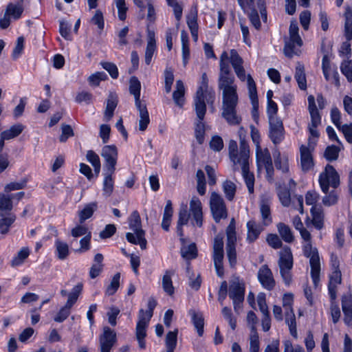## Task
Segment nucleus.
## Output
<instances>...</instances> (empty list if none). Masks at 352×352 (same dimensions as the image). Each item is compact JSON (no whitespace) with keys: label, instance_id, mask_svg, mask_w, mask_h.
Instances as JSON below:
<instances>
[{"label":"nucleus","instance_id":"51","mask_svg":"<svg viewBox=\"0 0 352 352\" xmlns=\"http://www.w3.org/2000/svg\"><path fill=\"white\" fill-rule=\"evenodd\" d=\"M277 195L281 204L284 207H289L292 204L290 191L285 187H279Z\"/></svg>","mask_w":352,"mask_h":352},{"label":"nucleus","instance_id":"28","mask_svg":"<svg viewBox=\"0 0 352 352\" xmlns=\"http://www.w3.org/2000/svg\"><path fill=\"white\" fill-rule=\"evenodd\" d=\"M274 164L277 170L283 173H288L289 171V156L287 153H280L277 151L274 154Z\"/></svg>","mask_w":352,"mask_h":352},{"label":"nucleus","instance_id":"27","mask_svg":"<svg viewBox=\"0 0 352 352\" xmlns=\"http://www.w3.org/2000/svg\"><path fill=\"white\" fill-rule=\"evenodd\" d=\"M129 92L134 96L135 107H140V105L145 104L140 100L141 83L135 76L131 77L130 79Z\"/></svg>","mask_w":352,"mask_h":352},{"label":"nucleus","instance_id":"8","mask_svg":"<svg viewBox=\"0 0 352 352\" xmlns=\"http://www.w3.org/2000/svg\"><path fill=\"white\" fill-rule=\"evenodd\" d=\"M278 266L285 284L289 285L292 282L291 270L293 267V256L290 248L285 247L280 251Z\"/></svg>","mask_w":352,"mask_h":352},{"label":"nucleus","instance_id":"11","mask_svg":"<svg viewBox=\"0 0 352 352\" xmlns=\"http://www.w3.org/2000/svg\"><path fill=\"white\" fill-rule=\"evenodd\" d=\"M210 207L215 222L219 223L221 219L228 217V210L223 197L217 192H212L210 199Z\"/></svg>","mask_w":352,"mask_h":352},{"label":"nucleus","instance_id":"21","mask_svg":"<svg viewBox=\"0 0 352 352\" xmlns=\"http://www.w3.org/2000/svg\"><path fill=\"white\" fill-rule=\"evenodd\" d=\"M197 9L195 6L194 8H192L186 16V23L190 31L192 40L194 42H197L198 41V30L199 25L197 23Z\"/></svg>","mask_w":352,"mask_h":352},{"label":"nucleus","instance_id":"30","mask_svg":"<svg viewBox=\"0 0 352 352\" xmlns=\"http://www.w3.org/2000/svg\"><path fill=\"white\" fill-rule=\"evenodd\" d=\"M55 255L60 260H65L69 254L68 244L60 239H56L54 242Z\"/></svg>","mask_w":352,"mask_h":352},{"label":"nucleus","instance_id":"54","mask_svg":"<svg viewBox=\"0 0 352 352\" xmlns=\"http://www.w3.org/2000/svg\"><path fill=\"white\" fill-rule=\"evenodd\" d=\"M182 256L186 260L195 258L197 256V247L195 243L184 246L181 249Z\"/></svg>","mask_w":352,"mask_h":352},{"label":"nucleus","instance_id":"16","mask_svg":"<svg viewBox=\"0 0 352 352\" xmlns=\"http://www.w3.org/2000/svg\"><path fill=\"white\" fill-rule=\"evenodd\" d=\"M101 155L105 160L107 170L115 172L118 159V150L115 145H107L102 149Z\"/></svg>","mask_w":352,"mask_h":352},{"label":"nucleus","instance_id":"42","mask_svg":"<svg viewBox=\"0 0 352 352\" xmlns=\"http://www.w3.org/2000/svg\"><path fill=\"white\" fill-rule=\"evenodd\" d=\"M25 126L22 124L12 125L10 129L3 131L1 133V138L3 139L10 140L19 136L24 130Z\"/></svg>","mask_w":352,"mask_h":352},{"label":"nucleus","instance_id":"47","mask_svg":"<svg viewBox=\"0 0 352 352\" xmlns=\"http://www.w3.org/2000/svg\"><path fill=\"white\" fill-rule=\"evenodd\" d=\"M181 41L182 45V58L184 65H186L190 57L188 34L185 30L181 32Z\"/></svg>","mask_w":352,"mask_h":352},{"label":"nucleus","instance_id":"62","mask_svg":"<svg viewBox=\"0 0 352 352\" xmlns=\"http://www.w3.org/2000/svg\"><path fill=\"white\" fill-rule=\"evenodd\" d=\"M278 109V105L274 101H267V115L269 121L280 119L277 116Z\"/></svg>","mask_w":352,"mask_h":352},{"label":"nucleus","instance_id":"48","mask_svg":"<svg viewBox=\"0 0 352 352\" xmlns=\"http://www.w3.org/2000/svg\"><path fill=\"white\" fill-rule=\"evenodd\" d=\"M295 79L298 82V87L302 90L307 89V80L304 66L298 64L296 67Z\"/></svg>","mask_w":352,"mask_h":352},{"label":"nucleus","instance_id":"13","mask_svg":"<svg viewBox=\"0 0 352 352\" xmlns=\"http://www.w3.org/2000/svg\"><path fill=\"white\" fill-rule=\"evenodd\" d=\"M117 342L116 333L109 327L103 328V332L99 337V349L100 352H111Z\"/></svg>","mask_w":352,"mask_h":352},{"label":"nucleus","instance_id":"33","mask_svg":"<svg viewBox=\"0 0 352 352\" xmlns=\"http://www.w3.org/2000/svg\"><path fill=\"white\" fill-rule=\"evenodd\" d=\"M248 235L247 240L250 242L256 241L263 230L262 227L254 221H250L247 223Z\"/></svg>","mask_w":352,"mask_h":352},{"label":"nucleus","instance_id":"15","mask_svg":"<svg viewBox=\"0 0 352 352\" xmlns=\"http://www.w3.org/2000/svg\"><path fill=\"white\" fill-rule=\"evenodd\" d=\"M241 160L242 162L239 164L238 165H239L241 167L242 176L246 184L249 193L253 194L254 191V175L253 173H251L249 170V160H247V154L244 151L241 157Z\"/></svg>","mask_w":352,"mask_h":352},{"label":"nucleus","instance_id":"45","mask_svg":"<svg viewBox=\"0 0 352 352\" xmlns=\"http://www.w3.org/2000/svg\"><path fill=\"white\" fill-rule=\"evenodd\" d=\"M222 190L228 201L234 200L236 192V185L233 182L228 179L224 181L222 184Z\"/></svg>","mask_w":352,"mask_h":352},{"label":"nucleus","instance_id":"56","mask_svg":"<svg viewBox=\"0 0 352 352\" xmlns=\"http://www.w3.org/2000/svg\"><path fill=\"white\" fill-rule=\"evenodd\" d=\"M197 177V189L200 195H204L206 191V183L205 174L202 170H198L196 174Z\"/></svg>","mask_w":352,"mask_h":352},{"label":"nucleus","instance_id":"52","mask_svg":"<svg viewBox=\"0 0 352 352\" xmlns=\"http://www.w3.org/2000/svg\"><path fill=\"white\" fill-rule=\"evenodd\" d=\"M177 333L178 330L175 329L173 331H169L166 334L165 340L166 351H174L175 349L177 342Z\"/></svg>","mask_w":352,"mask_h":352},{"label":"nucleus","instance_id":"36","mask_svg":"<svg viewBox=\"0 0 352 352\" xmlns=\"http://www.w3.org/2000/svg\"><path fill=\"white\" fill-rule=\"evenodd\" d=\"M103 256L101 254H96L94 263L89 270V277L95 278L98 277L103 270Z\"/></svg>","mask_w":352,"mask_h":352},{"label":"nucleus","instance_id":"35","mask_svg":"<svg viewBox=\"0 0 352 352\" xmlns=\"http://www.w3.org/2000/svg\"><path fill=\"white\" fill-rule=\"evenodd\" d=\"M89 22L92 25H95L96 27L98 34H101L104 28V18L103 12L100 10H96L91 17Z\"/></svg>","mask_w":352,"mask_h":352},{"label":"nucleus","instance_id":"25","mask_svg":"<svg viewBox=\"0 0 352 352\" xmlns=\"http://www.w3.org/2000/svg\"><path fill=\"white\" fill-rule=\"evenodd\" d=\"M308 109L310 113L311 122L309 124L313 126H318L321 124V116L317 109L315 98L310 95L308 96Z\"/></svg>","mask_w":352,"mask_h":352},{"label":"nucleus","instance_id":"29","mask_svg":"<svg viewBox=\"0 0 352 352\" xmlns=\"http://www.w3.org/2000/svg\"><path fill=\"white\" fill-rule=\"evenodd\" d=\"M114 172L107 170L104 173V179L102 182V195L104 197H110L114 189Z\"/></svg>","mask_w":352,"mask_h":352},{"label":"nucleus","instance_id":"32","mask_svg":"<svg viewBox=\"0 0 352 352\" xmlns=\"http://www.w3.org/2000/svg\"><path fill=\"white\" fill-rule=\"evenodd\" d=\"M189 315L191 316L192 322L197 329L198 335L202 336L204 327V318L202 314L196 312L195 310H190Z\"/></svg>","mask_w":352,"mask_h":352},{"label":"nucleus","instance_id":"59","mask_svg":"<svg viewBox=\"0 0 352 352\" xmlns=\"http://www.w3.org/2000/svg\"><path fill=\"white\" fill-rule=\"evenodd\" d=\"M157 305V301L154 298H150L148 300L147 308L148 309L144 311L143 309H140L139 311L138 316H143L144 318H147L148 320H151L153 316V310Z\"/></svg>","mask_w":352,"mask_h":352},{"label":"nucleus","instance_id":"58","mask_svg":"<svg viewBox=\"0 0 352 352\" xmlns=\"http://www.w3.org/2000/svg\"><path fill=\"white\" fill-rule=\"evenodd\" d=\"M340 148L335 145L328 146L324 153V157L329 162L335 161L338 158Z\"/></svg>","mask_w":352,"mask_h":352},{"label":"nucleus","instance_id":"17","mask_svg":"<svg viewBox=\"0 0 352 352\" xmlns=\"http://www.w3.org/2000/svg\"><path fill=\"white\" fill-rule=\"evenodd\" d=\"M258 279L262 287L269 291L272 290L276 285L271 270L267 265H262L258 271Z\"/></svg>","mask_w":352,"mask_h":352},{"label":"nucleus","instance_id":"64","mask_svg":"<svg viewBox=\"0 0 352 352\" xmlns=\"http://www.w3.org/2000/svg\"><path fill=\"white\" fill-rule=\"evenodd\" d=\"M322 198V204L326 206L335 205L338 200V195L335 190L328 192Z\"/></svg>","mask_w":352,"mask_h":352},{"label":"nucleus","instance_id":"12","mask_svg":"<svg viewBox=\"0 0 352 352\" xmlns=\"http://www.w3.org/2000/svg\"><path fill=\"white\" fill-rule=\"evenodd\" d=\"M243 151L247 154V160L250 158V148L249 145L244 139L240 140V149L238 150V145L235 140H231L228 144L229 157L234 166L242 162L241 157Z\"/></svg>","mask_w":352,"mask_h":352},{"label":"nucleus","instance_id":"4","mask_svg":"<svg viewBox=\"0 0 352 352\" xmlns=\"http://www.w3.org/2000/svg\"><path fill=\"white\" fill-rule=\"evenodd\" d=\"M129 228L134 233H126L127 241L131 243L139 245L142 250H145L147 241L145 238V232L142 229L140 216L137 210L133 211L129 217Z\"/></svg>","mask_w":352,"mask_h":352},{"label":"nucleus","instance_id":"2","mask_svg":"<svg viewBox=\"0 0 352 352\" xmlns=\"http://www.w3.org/2000/svg\"><path fill=\"white\" fill-rule=\"evenodd\" d=\"M189 210L190 212H188L187 206H184L179 212L177 233L181 237L184 236L183 226L188 223L190 217L192 226L201 228L203 225L202 204L198 197H192L190 201ZM181 241L184 242V239L181 238Z\"/></svg>","mask_w":352,"mask_h":352},{"label":"nucleus","instance_id":"50","mask_svg":"<svg viewBox=\"0 0 352 352\" xmlns=\"http://www.w3.org/2000/svg\"><path fill=\"white\" fill-rule=\"evenodd\" d=\"M29 248L27 247L22 248L11 261V266L12 267H16L21 265L24 263L25 260L29 256Z\"/></svg>","mask_w":352,"mask_h":352},{"label":"nucleus","instance_id":"43","mask_svg":"<svg viewBox=\"0 0 352 352\" xmlns=\"http://www.w3.org/2000/svg\"><path fill=\"white\" fill-rule=\"evenodd\" d=\"M281 239L286 243H292L294 240L291 228L284 223H278L276 226Z\"/></svg>","mask_w":352,"mask_h":352},{"label":"nucleus","instance_id":"61","mask_svg":"<svg viewBox=\"0 0 352 352\" xmlns=\"http://www.w3.org/2000/svg\"><path fill=\"white\" fill-rule=\"evenodd\" d=\"M120 274L116 273L112 278L110 284L106 289V294L109 296L113 295L120 287Z\"/></svg>","mask_w":352,"mask_h":352},{"label":"nucleus","instance_id":"57","mask_svg":"<svg viewBox=\"0 0 352 352\" xmlns=\"http://www.w3.org/2000/svg\"><path fill=\"white\" fill-rule=\"evenodd\" d=\"M250 352L260 351V340L257 331H254L252 328V332L250 334Z\"/></svg>","mask_w":352,"mask_h":352},{"label":"nucleus","instance_id":"9","mask_svg":"<svg viewBox=\"0 0 352 352\" xmlns=\"http://www.w3.org/2000/svg\"><path fill=\"white\" fill-rule=\"evenodd\" d=\"M245 287L244 282L239 277L234 278L229 287V297L232 300L234 309L238 311L244 300Z\"/></svg>","mask_w":352,"mask_h":352},{"label":"nucleus","instance_id":"40","mask_svg":"<svg viewBox=\"0 0 352 352\" xmlns=\"http://www.w3.org/2000/svg\"><path fill=\"white\" fill-rule=\"evenodd\" d=\"M136 108L140 113L139 130L144 131L150 122L149 115L146 104L136 107Z\"/></svg>","mask_w":352,"mask_h":352},{"label":"nucleus","instance_id":"1","mask_svg":"<svg viewBox=\"0 0 352 352\" xmlns=\"http://www.w3.org/2000/svg\"><path fill=\"white\" fill-rule=\"evenodd\" d=\"M243 60L237 51L232 49L228 52L223 51L219 58V74L218 87L222 91V117L230 125H238L241 117L236 112L239 102L237 85L230 66L231 63L237 78L241 81L247 80L248 96L252 105V116L254 121L258 120V98L256 85L250 74H245Z\"/></svg>","mask_w":352,"mask_h":352},{"label":"nucleus","instance_id":"14","mask_svg":"<svg viewBox=\"0 0 352 352\" xmlns=\"http://www.w3.org/2000/svg\"><path fill=\"white\" fill-rule=\"evenodd\" d=\"M269 138L274 144H279L285 138V129L281 119L269 121Z\"/></svg>","mask_w":352,"mask_h":352},{"label":"nucleus","instance_id":"7","mask_svg":"<svg viewBox=\"0 0 352 352\" xmlns=\"http://www.w3.org/2000/svg\"><path fill=\"white\" fill-rule=\"evenodd\" d=\"M315 146L316 141H312L311 138L308 140L307 145L301 144L299 147V165L301 170L305 173L313 170L315 166L313 155Z\"/></svg>","mask_w":352,"mask_h":352},{"label":"nucleus","instance_id":"18","mask_svg":"<svg viewBox=\"0 0 352 352\" xmlns=\"http://www.w3.org/2000/svg\"><path fill=\"white\" fill-rule=\"evenodd\" d=\"M272 197L267 194H264L261 196L260 201V212L261 214L262 223L263 226H269L272 222L271 215L270 204Z\"/></svg>","mask_w":352,"mask_h":352},{"label":"nucleus","instance_id":"26","mask_svg":"<svg viewBox=\"0 0 352 352\" xmlns=\"http://www.w3.org/2000/svg\"><path fill=\"white\" fill-rule=\"evenodd\" d=\"M209 99L208 95H201L196 94V96L194 100L195 102V109L196 111V114L197 118L199 120H204L206 111V106L205 103V100Z\"/></svg>","mask_w":352,"mask_h":352},{"label":"nucleus","instance_id":"10","mask_svg":"<svg viewBox=\"0 0 352 352\" xmlns=\"http://www.w3.org/2000/svg\"><path fill=\"white\" fill-rule=\"evenodd\" d=\"M23 3L19 0L16 3H10L8 4L3 16L0 19V28L1 29L8 28L12 20L16 21L21 17L24 11Z\"/></svg>","mask_w":352,"mask_h":352},{"label":"nucleus","instance_id":"23","mask_svg":"<svg viewBox=\"0 0 352 352\" xmlns=\"http://www.w3.org/2000/svg\"><path fill=\"white\" fill-rule=\"evenodd\" d=\"M79 225L72 230V235L74 237H79L86 234L87 228L83 225L84 222L88 219V206L79 212Z\"/></svg>","mask_w":352,"mask_h":352},{"label":"nucleus","instance_id":"39","mask_svg":"<svg viewBox=\"0 0 352 352\" xmlns=\"http://www.w3.org/2000/svg\"><path fill=\"white\" fill-rule=\"evenodd\" d=\"M285 320L288 325L290 334L294 338H298L296 320L294 310L286 311L285 314Z\"/></svg>","mask_w":352,"mask_h":352},{"label":"nucleus","instance_id":"5","mask_svg":"<svg viewBox=\"0 0 352 352\" xmlns=\"http://www.w3.org/2000/svg\"><path fill=\"white\" fill-rule=\"evenodd\" d=\"M318 183L322 192L327 194L330 187L334 189L338 188L340 184V175L333 166L327 164L319 175Z\"/></svg>","mask_w":352,"mask_h":352},{"label":"nucleus","instance_id":"55","mask_svg":"<svg viewBox=\"0 0 352 352\" xmlns=\"http://www.w3.org/2000/svg\"><path fill=\"white\" fill-rule=\"evenodd\" d=\"M203 120H204L198 119L195 129V138L199 144H202L204 141L205 131L206 129V124Z\"/></svg>","mask_w":352,"mask_h":352},{"label":"nucleus","instance_id":"3","mask_svg":"<svg viewBox=\"0 0 352 352\" xmlns=\"http://www.w3.org/2000/svg\"><path fill=\"white\" fill-rule=\"evenodd\" d=\"M302 239L305 243L302 245V250L305 256L309 258L311 267V276L316 287L320 282V261L318 251L311 244V236L309 232L305 228L299 230Z\"/></svg>","mask_w":352,"mask_h":352},{"label":"nucleus","instance_id":"60","mask_svg":"<svg viewBox=\"0 0 352 352\" xmlns=\"http://www.w3.org/2000/svg\"><path fill=\"white\" fill-rule=\"evenodd\" d=\"M72 306V304L67 302L65 306L60 309L57 315L54 317V320L58 322H63L69 316Z\"/></svg>","mask_w":352,"mask_h":352},{"label":"nucleus","instance_id":"34","mask_svg":"<svg viewBox=\"0 0 352 352\" xmlns=\"http://www.w3.org/2000/svg\"><path fill=\"white\" fill-rule=\"evenodd\" d=\"M226 248H236V234L235 231V221L232 219L226 229Z\"/></svg>","mask_w":352,"mask_h":352},{"label":"nucleus","instance_id":"41","mask_svg":"<svg viewBox=\"0 0 352 352\" xmlns=\"http://www.w3.org/2000/svg\"><path fill=\"white\" fill-rule=\"evenodd\" d=\"M196 94L208 95L209 97L208 103H212L214 100L215 95L214 91H209L208 89V78L206 74H202L201 85L199 87Z\"/></svg>","mask_w":352,"mask_h":352},{"label":"nucleus","instance_id":"63","mask_svg":"<svg viewBox=\"0 0 352 352\" xmlns=\"http://www.w3.org/2000/svg\"><path fill=\"white\" fill-rule=\"evenodd\" d=\"M342 74L346 76L349 82H352V63L350 60H344L340 65Z\"/></svg>","mask_w":352,"mask_h":352},{"label":"nucleus","instance_id":"20","mask_svg":"<svg viewBox=\"0 0 352 352\" xmlns=\"http://www.w3.org/2000/svg\"><path fill=\"white\" fill-rule=\"evenodd\" d=\"M342 283V273L340 270H331L329 276L328 293L331 301L337 298L338 287Z\"/></svg>","mask_w":352,"mask_h":352},{"label":"nucleus","instance_id":"24","mask_svg":"<svg viewBox=\"0 0 352 352\" xmlns=\"http://www.w3.org/2000/svg\"><path fill=\"white\" fill-rule=\"evenodd\" d=\"M156 50V41L155 32L148 29L147 30V45L145 52V63L149 65L151 63L152 58Z\"/></svg>","mask_w":352,"mask_h":352},{"label":"nucleus","instance_id":"38","mask_svg":"<svg viewBox=\"0 0 352 352\" xmlns=\"http://www.w3.org/2000/svg\"><path fill=\"white\" fill-rule=\"evenodd\" d=\"M256 161L258 168L272 162L271 155L268 149H262L261 146L256 148Z\"/></svg>","mask_w":352,"mask_h":352},{"label":"nucleus","instance_id":"31","mask_svg":"<svg viewBox=\"0 0 352 352\" xmlns=\"http://www.w3.org/2000/svg\"><path fill=\"white\" fill-rule=\"evenodd\" d=\"M185 87L183 82L178 80L176 82V89L173 91V98L175 103L179 107L184 104Z\"/></svg>","mask_w":352,"mask_h":352},{"label":"nucleus","instance_id":"37","mask_svg":"<svg viewBox=\"0 0 352 352\" xmlns=\"http://www.w3.org/2000/svg\"><path fill=\"white\" fill-rule=\"evenodd\" d=\"M312 223L316 228L320 230L323 227L324 215L320 206H314L311 208Z\"/></svg>","mask_w":352,"mask_h":352},{"label":"nucleus","instance_id":"53","mask_svg":"<svg viewBox=\"0 0 352 352\" xmlns=\"http://www.w3.org/2000/svg\"><path fill=\"white\" fill-rule=\"evenodd\" d=\"M223 252H213V261L217 274L222 277L224 274L223 265Z\"/></svg>","mask_w":352,"mask_h":352},{"label":"nucleus","instance_id":"19","mask_svg":"<svg viewBox=\"0 0 352 352\" xmlns=\"http://www.w3.org/2000/svg\"><path fill=\"white\" fill-rule=\"evenodd\" d=\"M149 320L143 316H138V321L135 328V336L140 349H146L145 338L146 336V329L149 324Z\"/></svg>","mask_w":352,"mask_h":352},{"label":"nucleus","instance_id":"44","mask_svg":"<svg viewBox=\"0 0 352 352\" xmlns=\"http://www.w3.org/2000/svg\"><path fill=\"white\" fill-rule=\"evenodd\" d=\"M174 272L166 270L162 278V288L164 291L169 296H172L175 293V288L173 285L172 276Z\"/></svg>","mask_w":352,"mask_h":352},{"label":"nucleus","instance_id":"6","mask_svg":"<svg viewBox=\"0 0 352 352\" xmlns=\"http://www.w3.org/2000/svg\"><path fill=\"white\" fill-rule=\"evenodd\" d=\"M298 25L295 20L290 22L289 29V39L285 42L284 53L286 56L292 58L299 54L298 48L302 45V40L298 34Z\"/></svg>","mask_w":352,"mask_h":352},{"label":"nucleus","instance_id":"46","mask_svg":"<svg viewBox=\"0 0 352 352\" xmlns=\"http://www.w3.org/2000/svg\"><path fill=\"white\" fill-rule=\"evenodd\" d=\"M118 96L116 94L111 93L109 95L104 111V116L108 120H110L113 117V112L118 104Z\"/></svg>","mask_w":352,"mask_h":352},{"label":"nucleus","instance_id":"22","mask_svg":"<svg viewBox=\"0 0 352 352\" xmlns=\"http://www.w3.org/2000/svg\"><path fill=\"white\" fill-rule=\"evenodd\" d=\"M342 309L344 313V322L349 326L352 322V294L347 293L342 296Z\"/></svg>","mask_w":352,"mask_h":352},{"label":"nucleus","instance_id":"49","mask_svg":"<svg viewBox=\"0 0 352 352\" xmlns=\"http://www.w3.org/2000/svg\"><path fill=\"white\" fill-rule=\"evenodd\" d=\"M89 163L91 164V165L94 167V173H93L91 172V168H89V179L92 177H97L100 172V160L99 156L96 154L94 151H89Z\"/></svg>","mask_w":352,"mask_h":352}]
</instances>
